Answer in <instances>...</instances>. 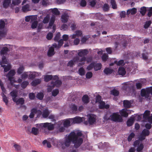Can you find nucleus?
Listing matches in <instances>:
<instances>
[{"label":"nucleus","instance_id":"nucleus-1","mask_svg":"<svg viewBox=\"0 0 152 152\" xmlns=\"http://www.w3.org/2000/svg\"><path fill=\"white\" fill-rule=\"evenodd\" d=\"M82 136V134L80 131H74L69 134L66 135L63 139L57 141V145L64 148L65 147L69 146L72 142L74 144L75 148H77L83 142Z\"/></svg>","mask_w":152,"mask_h":152},{"label":"nucleus","instance_id":"nucleus-2","mask_svg":"<svg viewBox=\"0 0 152 152\" xmlns=\"http://www.w3.org/2000/svg\"><path fill=\"white\" fill-rule=\"evenodd\" d=\"M44 76V80L46 82H48L50 80H52L50 84L48 86V91L49 92L51 91L55 86L58 87L61 84V82L58 80V77L56 75L52 76V75H47Z\"/></svg>","mask_w":152,"mask_h":152},{"label":"nucleus","instance_id":"nucleus-3","mask_svg":"<svg viewBox=\"0 0 152 152\" xmlns=\"http://www.w3.org/2000/svg\"><path fill=\"white\" fill-rule=\"evenodd\" d=\"M8 49L7 47H3L1 51V54L3 55L2 58V60L0 62L1 66L4 68V72H7L11 68V65L6 59V57L4 55H6Z\"/></svg>","mask_w":152,"mask_h":152},{"label":"nucleus","instance_id":"nucleus-4","mask_svg":"<svg viewBox=\"0 0 152 152\" xmlns=\"http://www.w3.org/2000/svg\"><path fill=\"white\" fill-rule=\"evenodd\" d=\"M37 128L33 127L32 128L31 132L34 135H36L39 133V130H41L44 128H47L48 130H51L53 129L54 125L51 123H45L39 124H37Z\"/></svg>","mask_w":152,"mask_h":152},{"label":"nucleus","instance_id":"nucleus-5","mask_svg":"<svg viewBox=\"0 0 152 152\" xmlns=\"http://www.w3.org/2000/svg\"><path fill=\"white\" fill-rule=\"evenodd\" d=\"M122 89L127 94L129 95L133 96L135 94L134 88V83L132 81L124 83L123 84Z\"/></svg>","mask_w":152,"mask_h":152},{"label":"nucleus","instance_id":"nucleus-6","mask_svg":"<svg viewBox=\"0 0 152 152\" xmlns=\"http://www.w3.org/2000/svg\"><path fill=\"white\" fill-rule=\"evenodd\" d=\"M88 51L87 49H80L78 51V55L80 57H83L80 59H79V63L78 66H80L84 65L85 62L87 61V63L90 62L91 60V58H87L84 56L87 55L88 53Z\"/></svg>","mask_w":152,"mask_h":152},{"label":"nucleus","instance_id":"nucleus-7","mask_svg":"<svg viewBox=\"0 0 152 152\" xmlns=\"http://www.w3.org/2000/svg\"><path fill=\"white\" fill-rule=\"evenodd\" d=\"M56 124L57 127L59 128V131L63 132L65 130L64 127H67L73 124L71 118L60 121Z\"/></svg>","mask_w":152,"mask_h":152},{"label":"nucleus","instance_id":"nucleus-8","mask_svg":"<svg viewBox=\"0 0 152 152\" xmlns=\"http://www.w3.org/2000/svg\"><path fill=\"white\" fill-rule=\"evenodd\" d=\"M150 115V111L146 110L143 115H136L134 116H132L133 117V118H134V120H136L137 121H140L143 116L144 119L146 120H148V121L150 123L152 124V115L151 116Z\"/></svg>","mask_w":152,"mask_h":152},{"label":"nucleus","instance_id":"nucleus-9","mask_svg":"<svg viewBox=\"0 0 152 152\" xmlns=\"http://www.w3.org/2000/svg\"><path fill=\"white\" fill-rule=\"evenodd\" d=\"M63 43V40L62 39H61L58 41V45L56 43L53 44L52 46L49 48L48 53V55L49 56H52L54 53V48H59L62 45Z\"/></svg>","mask_w":152,"mask_h":152},{"label":"nucleus","instance_id":"nucleus-10","mask_svg":"<svg viewBox=\"0 0 152 152\" xmlns=\"http://www.w3.org/2000/svg\"><path fill=\"white\" fill-rule=\"evenodd\" d=\"M96 102L99 104V107L100 109L105 108L107 109L109 107V105H105V102L102 100L101 96L99 95H97L96 97Z\"/></svg>","mask_w":152,"mask_h":152},{"label":"nucleus","instance_id":"nucleus-11","mask_svg":"<svg viewBox=\"0 0 152 152\" xmlns=\"http://www.w3.org/2000/svg\"><path fill=\"white\" fill-rule=\"evenodd\" d=\"M150 94L152 95V86L141 90V96L145 98L148 97Z\"/></svg>","mask_w":152,"mask_h":152},{"label":"nucleus","instance_id":"nucleus-12","mask_svg":"<svg viewBox=\"0 0 152 152\" xmlns=\"http://www.w3.org/2000/svg\"><path fill=\"white\" fill-rule=\"evenodd\" d=\"M111 120L118 122H121L122 121V117L118 113H114L111 115Z\"/></svg>","mask_w":152,"mask_h":152},{"label":"nucleus","instance_id":"nucleus-13","mask_svg":"<svg viewBox=\"0 0 152 152\" xmlns=\"http://www.w3.org/2000/svg\"><path fill=\"white\" fill-rule=\"evenodd\" d=\"M87 116L88 118V123L92 125L96 123L97 116L95 115L91 114H88Z\"/></svg>","mask_w":152,"mask_h":152},{"label":"nucleus","instance_id":"nucleus-14","mask_svg":"<svg viewBox=\"0 0 152 152\" xmlns=\"http://www.w3.org/2000/svg\"><path fill=\"white\" fill-rule=\"evenodd\" d=\"M42 114L41 110L37 109V108H33L31 111V113L29 115V117L31 118H32L34 117L35 114L37 115V117H38Z\"/></svg>","mask_w":152,"mask_h":152},{"label":"nucleus","instance_id":"nucleus-15","mask_svg":"<svg viewBox=\"0 0 152 152\" xmlns=\"http://www.w3.org/2000/svg\"><path fill=\"white\" fill-rule=\"evenodd\" d=\"M15 71L14 70H10L7 75L6 76L8 78V80L10 82V83L12 85L13 82H14V78L13 76L15 74Z\"/></svg>","mask_w":152,"mask_h":152},{"label":"nucleus","instance_id":"nucleus-16","mask_svg":"<svg viewBox=\"0 0 152 152\" xmlns=\"http://www.w3.org/2000/svg\"><path fill=\"white\" fill-rule=\"evenodd\" d=\"M0 23V36L2 37L5 35L6 33V30L4 28L5 23L3 20H1Z\"/></svg>","mask_w":152,"mask_h":152},{"label":"nucleus","instance_id":"nucleus-17","mask_svg":"<svg viewBox=\"0 0 152 152\" xmlns=\"http://www.w3.org/2000/svg\"><path fill=\"white\" fill-rule=\"evenodd\" d=\"M37 20V19H35L34 20L31 22V28L32 29H34L37 27L38 29H40L42 28V24H38V22Z\"/></svg>","mask_w":152,"mask_h":152},{"label":"nucleus","instance_id":"nucleus-18","mask_svg":"<svg viewBox=\"0 0 152 152\" xmlns=\"http://www.w3.org/2000/svg\"><path fill=\"white\" fill-rule=\"evenodd\" d=\"M149 131L148 130L146 129H144L142 131V133L139 137V140H144L145 139L146 136H148L149 135Z\"/></svg>","mask_w":152,"mask_h":152},{"label":"nucleus","instance_id":"nucleus-19","mask_svg":"<svg viewBox=\"0 0 152 152\" xmlns=\"http://www.w3.org/2000/svg\"><path fill=\"white\" fill-rule=\"evenodd\" d=\"M134 147H137V151L139 152L141 151L143 148V145L142 143H140L139 140L135 141L134 144Z\"/></svg>","mask_w":152,"mask_h":152},{"label":"nucleus","instance_id":"nucleus-20","mask_svg":"<svg viewBox=\"0 0 152 152\" xmlns=\"http://www.w3.org/2000/svg\"><path fill=\"white\" fill-rule=\"evenodd\" d=\"M71 119L73 124L80 123L85 120L84 117H80L79 116H77Z\"/></svg>","mask_w":152,"mask_h":152},{"label":"nucleus","instance_id":"nucleus-21","mask_svg":"<svg viewBox=\"0 0 152 152\" xmlns=\"http://www.w3.org/2000/svg\"><path fill=\"white\" fill-rule=\"evenodd\" d=\"M79 58L78 56L74 58L72 60L70 61L67 64V66L72 67L78 62H79Z\"/></svg>","mask_w":152,"mask_h":152},{"label":"nucleus","instance_id":"nucleus-22","mask_svg":"<svg viewBox=\"0 0 152 152\" xmlns=\"http://www.w3.org/2000/svg\"><path fill=\"white\" fill-rule=\"evenodd\" d=\"M82 35V31L80 30H77L75 32V34L72 35H71L70 37L72 39H75L81 36Z\"/></svg>","mask_w":152,"mask_h":152},{"label":"nucleus","instance_id":"nucleus-23","mask_svg":"<svg viewBox=\"0 0 152 152\" xmlns=\"http://www.w3.org/2000/svg\"><path fill=\"white\" fill-rule=\"evenodd\" d=\"M130 110L126 109H123L120 111V113L121 115L124 117H126L128 116V114Z\"/></svg>","mask_w":152,"mask_h":152},{"label":"nucleus","instance_id":"nucleus-24","mask_svg":"<svg viewBox=\"0 0 152 152\" xmlns=\"http://www.w3.org/2000/svg\"><path fill=\"white\" fill-rule=\"evenodd\" d=\"M37 16L36 15H29L26 17L25 20L26 22H29L30 20L31 22L34 20L37 19Z\"/></svg>","mask_w":152,"mask_h":152},{"label":"nucleus","instance_id":"nucleus-25","mask_svg":"<svg viewBox=\"0 0 152 152\" xmlns=\"http://www.w3.org/2000/svg\"><path fill=\"white\" fill-rule=\"evenodd\" d=\"M69 16L66 13H64L62 15L61 17V21L62 22L66 23L68 20Z\"/></svg>","mask_w":152,"mask_h":152},{"label":"nucleus","instance_id":"nucleus-26","mask_svg":"<svg viewBox=\"0 0 152 152\" xmlns=\"http://www.w3.org/2000/svg\"><path fill=\"white\" fill-rule=\"evenodd\" d=\"M49 12H51L53 14L55 15H58L60 14V12L56 8L50 9L48 10Z\"/></svg>","mask_w":152,"mask_h":152},{"label":"nucleus","instance_id":"nucleus-27","mask_svg":"<svg viewBox=\"0 0 152 152\" xmlns=\"http://www.w3.org/2000/svg\"><path fill=\"white\" fill-rule=\"evenodd\" d=\"M132 102L133 101L131 100H124L123 102L124 106L125 107L129 108L131 107V104Z\"/></svg>","mask_w":152,"mask_h":152},{"label":"nucleus","instance_id":"nucleus-28","mask_svg":"<svg viewBox=\"0 0 152 152\" xmlns=\"http://www.w3.org/2000/svg\"><path fill=\"white\" fill-rule=\"evenodd\" d=\"M11 0H4L3 2V6L4 8H7L10 4Z\"/></svg>","mask_w":152,"mask_h":152},{"label":"nucleus","instance_id":"nucleus-29","mask_svg":"<svg viewBox=\"0 0 152 152\" xmlns=\"http://www.w3.org/2000/svg\"><path fill=\"white\" fill-rule=\"evenodd\" d=\"M41 75L40 73L36 72H31V75L30 76V79H33L36 77H37L40 76Z\"/></svg>","mask_w":152,"mask_h":152},{"label":"nucleus","instance_id":"nucleus-30","mask_svg":"<svg viewBox=\"0 0 152 152\" xmlns=\"http://www.w3.org/2000/svg\"><path fill=\"white\" fill-rule=\"evenodd\" d=\"M70 110L72 113H76L77 110V108L76 105L72 104L70 106Z\"/></svg>","mask_w":152,"mask_h":152},{"label":"nucleus","instance_id":"nucleus-31","mask_svg":"<svg viewBox=\"0 0 152 152\" xmlns=\"http://www.w3.org/2000/svg\"><path fill=\"white\" fill-rule=\"evenodd\" d=\"M118 73L119 75L123 76L125 75L126 71L124 68L120 67L118 69Z\"/></svg>","mask_w":152,"mask_h":152},{"label":"nucleus","instance_id":"nucleus-32","mask_svg":"<svg viewBox=\"0 0 152 152\" xmlns=\"http://www.w3.org/2000/svg\"><path fill=\"white\" fill-rule=\"evenodd\" d=\"M22 10L23 12H25L31 10L30 6L28 4L23 6L22 7Z\"/></svg>","mask_w":152,"mask_h":152},{"label":"nucleus","instance_id":"nucleus-33","mask_svg":"<svg viewBox=\"0 0 152 152\" xmlns=\"http://www.w3.org/2000/svg\"><path fill=\"white\" fill-rule=\"evenodd\" d=\"M17 92L16 91H11L10 94L12 97V99L13 101H15L16 97L17 96Z\"/></svg>","mask_w":152,"mask_h":152},{"label":"nucleus","instance_id":"nucleus-34","mask_svg":"<svg viewBox=\"0 0 152 152\" xmlns=\"http://www.w3.org/2000/svg\"><path fill=\"white\" fill-rule=\"evenodd\" d=\"M50 112L47 108L45 109L42 112V117L44 118H47Z\"/></svg>","mask_w":152,"mask_h":152},{"label":"nucleus","instance_id":"nucleus-35","mask_svg":"<svg viewBox=\"0 0 152 152\" xmlns=\"http://www.w3.org/2000/svg\"><path fill=\"white\" fill-rule=\"evenodd\" d=\"M41 81V79H37L33 80L31 83V86H35L39 84Z\"/></svg>","mask_w":152,"mask_h":152},{"label":"nucleus","instance_id":"nucleus-36","mask_svg":"<svg viewBox=\"0 0 152 152\" xmlns=\"http://www.w3.org/2000/svg\"><path fill=\"white\" fill-rule=\"evenodd\" d=\"M137 12V9L135 8L132 9H129L127 11V15H128L130 13L132 15H134Z\"/></svg>","mask_w":152,"mask_h":152},{"label":"nucleus","instance_id":"nucleus-37","mask_svg":"<svg viewBox=\"0 0 152 152\" xmlns=\"http://www.w3.org/2000/svg\"><path fill=\"white\" fill-rule=\"evenodd\" d=\"M55 19L56 17L54 15H52L49 23V28H50L51 27L53 26L55 20Z\"/></svg>","mask_w":152,"mask_h":152},{"label":"nucleus","instance_id":"nucleus-38","mask_svg":"<svg viewBox=\"0 0 152 152\" xmlns=\"http://www.w3.org/2000/svg\"><path fill=\"white\" fill-rule=\"evenodd\" d=\"M31 75V72H26L23 73L21 75L22 79H25L28 78L30 79V76Z\"/></svg>","mask_w":152,"mask_h":152},{"label":"nucleus","instance_id":"nucleus-39","mask_svg":"<svg viewBox=\"0 0 152 152\" xmlns=\"http://www.w3.org/2000/svg\"><path fill=\"white\" fill-rule=\"evenodd\" d=\"M124 64V61L123 60H121L119 61L118 62L115 61L114 63H111L110 64V66H112L113 65H122Z\"/></svg>","mask_w":152,"mask_h":152},{"label":"nucleus","instance_id":"nucleus-40","mask_svg":"<svg viewBox=\"0 0 152 152\" xmlns=\"http://www.w3.org/2000/svg\"><path fill=\"white\" fill-rule=\"evenodd\" d=\"M94 69L95 71H97L101 69L102 67V65L100 63L96 64L94 63Z\"/></svg>","mask_w":152,"mask_h":152},{"label":"nucleus","instance_id":"nucleus-41","mask_svg":"<svg viewBox=\"0 0 152 152\" xmlns=\"http://www.w3.org/2000/svg\"><path fill=\"white\" fill-rule=\"evenodd\" d=\"M134 118L132 116L131 118L129 119L127 122V124L128 126H132L134 123Z\"/></svg>","mask_w":152,"mask_h":152},{"label":"nucleus","instance_id":"nucleus-42","mask_svg":"<svg viewBox=\"0 0 152 152\" xmlns=\"http://www.w3.org/2000/svg\"><path fill=\"white\" fill-rule=\"evenodd\" d=\"M82 101L84 103H87L89 102V98L88 96L87 95H85L83 96L82 98Z\"/></svg>","mask_w":152,"mask_h":152},{"label":"nucleus","instance_id":"nucleus-43","mask_svg":"<svg viewBox=\"0 0 152 152\" xmlns=\"http://www.w3.org/2000/svg\"><path fill=\"white\" fill-rule=\"evenodd\" d=\"M14 102H15L17 104H22L24 103V100L23 98H20L18 99L16 98V101Z\"/></svg>","mask_w":152,"mask_h":152},{"label":"nucleus","instance_id":"nucleus-44","mask_svg":"<svg viewBox=\"0 0 152 152\" xmlns=\"http://www.w3.org/2000/svg\"><path fill=\"white\" fill-rule=\"evenodd\" d=\"M50 19V15L49 14L47 15L44 18L43 20V23H48Z\"/></svg>","mask_w":152,"mask_h":152},{"label":"nucleus","instance_id":"nucleus-45","mask_svg":"<svg viewBox=\"0 0 152 152\" xmlns=\"http://www.w3.org/2000/svg\"><path fill=\"white\" fill-rule=\"evenodd\" d=\"M21 0H12V5L13 6L18 5L21 2Z\"/></svg>","mask_w":152,"mask_h":152},{"label":"nucleus","instance_id":"nucleus-46","mask_svg":"<svg viewBox=\"0 0 152 152\" xmlns=\"http://www.w3.org/2000/svg\"><path fill=\"white\" fill-rule=\"evenodd\" d=\"M78 73L81 76L84 75L85 74V72L84 69L83 67L80 68L79 69Z\"/></svg>","mask_w":152,"mask_h":152},{"label":"nucleus","instance_id":"nucleus-47","mask_svg":"<svg viewBox=\"0 0 152 152\" xmlns=\"http://www.w3.org/2000/svg\"><path fill=\"white\" fill-rule=\"evenodd\" d=\"M113 70L109 68H107L104 70V73L106 75L110 74L112 73Z\"/></svg>","mask_w":152,"mask_h":152},{"label":"nucleus","instance_id":"nucleus-48","mask_svg":"<svg viewBox=\"0 0 152 152\" xmlns=\"http://www.w3.org/2000/svg\"><path fill=\"white\" fill-rule=\"evenodd\" d=\"M105 120L107 121L110 119H111V115L110 113L108 112L105 115L104 117Z\"/></svg>","mask_w":152,"mask_h":152},{"label":"nucleus","instance_id":"nucleus-49","mask_svg":"<svg viewBox=\"0 0 152 152\" xmlns=\"http://www.w3.org/2000/svg\"><path fill=\"white\" fill-rule=\"evenodd\" d=\"M5 93H3L1 94V95L3 97V101L5 103L6 105L8 104V100L7 97L5 95H4V94Z\"/></svg>","mask_w":152,"mask_h":152},{"label":"nucleus","instance_id":"nucleus-50","mask_svg":"<svg viewBox=\"0 0 152 152\" xmlns=\"http://www.w3.org/2000/svg\"><path fill=\"white\" fill-rule=\"evenodd\" d=\"M135 136V134L133 132L131 133L128 136L127 140L128 141H130L134 138Z\"/></svg>","mask_w":152,"mask_h":152},{"label":"nucleus","instance_id":"nucleus-51","mask_svg":"<svg viewBox=\"0 0 152 152\" xmlns=\"http://www.w3.org/2000/svg\"><path fill=\"white\" fill-rule=\"evenodd\" d=\"M111 93L114 96H116L118 95L119 92L116 89H113L111 91Z\"/></svg>","mask_w":152,"mask_h":152},{"label":"nucleus","instance_id":"nucleus-52","mask_svg":"<svg viewBox=\"0 0 152 152\" xmlns=\"http://www.w3.org/2000/svg\"><path fill=\"white\" fill-rule=\"evenodd\" d=\"M29 83L27 81H25L23 82L21 84V87L23 88H26L27 85H28Z\"/></svg>","mask_w":152,"mask_h":152},{"label":"nucleus","instance_id":"nucleus-53","mask_svg":"<svg viewBox=\"0 0 152 152\" xmlns=\"http://www.w3.org/2000/svg\"><path fill=\"white\" fill-rule=\"evenodd\" d=\"M146 11V8L145 7H142L140 10V12L142 14V15H145Z\"/></svg>","mask_w":152,"mask_h":152},{"label":"nucleus","instance_id":"nucleus-54","mask_svg":"<svg viewBox=\"0 0 152 152\" xmlns=\"http://www.w3.org/2000/svg\"><path fill=\"white\" fill-rule=\"evenodd\" d=\"M68 25H67L65 24H63L61 27V28L63 29L64 30H66L68 28L69 26L70 25V23H68Z\"/></svg>","mask_w":152,"mask_h":152},{"label":"nucleus","instance_id":"nucleus-55","mask_svg":"<svg viewBox=\"0 0 152 152\" xmlns=\"http://www.w3.org/2000/svg\"><path fill=\"white\" fill-rule=\"evenodd\" d=\"M60 36H61V34H60V33H59V32L57 33L56 34V36L54 37V40L55 41H58L60 39Z\"/></svg>","mask_w":152,"mask_h":152},{"label":"nucleus","instance_id":"nucleus-56","mask_svg":"<svg viewBox=\"0 0 152 152\" xmlns=\"http://www.w3.org/2000/svg\"><path fill=\"white\" fill-rule=\"evenodd\" d=\"M111 4L112 5V7L113 9H115L117 8V5L114 0H111Z\"/></svg>","mask_w":152,"mask_h":152},{"label":"nucleus","instance_id":"nucleus-57","mask_svg":"<svg viewBox=\"0 0 152 152\" xmlns=\"http://www.w3.org/2000/svg\"><path fill=\"white\" fill-rule=\"evenodd\" d=\"M44 96V94L43 93H39L37 95V97L38 99L40 100H42Z\"/></svg>","mask_w":152,"mask_h":152},{"label":"nucleus","instance_id":"nucleus-58","mask_svg":"<svg viewBox=\"0 0 152 152\" xmlns=\"http://www.w3.org/2000/svg\"><path fill=\"white\" fill-rule=\"evenodd\" d=\"M93 76V74L92 72H88L86 75V77L87 78L89 79L91 78Z\"/></svg>","mask_w":152,"mask_h":152},{"label":"nucleus","instance_id":"nucleus-59","mask_svg":"<svg viewBox=\"0 0 152 152\" xmlns=\"http://www.w3.org/2000/svg\"><path fill=\"white\" fill-rule=\"evenodd\" d=\"M94 63H92L87 67V69L89 71L91 70V69H92L94 68Z\"/></svg>","mask_w":152,"mask_h":152},{"label":"nucleus","instance_id":"nucleus-60","mask_svg":"<svg viewBox=\"0 0 152 152\" xmlns=\"http://www.w3.org/2000/svg\"><path fill=\"white\" fill-rule=\"evenodd\" d=\"M24 69V68L23 66H21L18 69L17 71V73L18 74H20L22 73Z\"/></svg>","mask_w":152,"mask_h":152},{"label":"nucleus","instance_id":"nucleus-61","mask_svg":"<svg viewBox=\"0 0 152 152\" xmlns=\"http://www.w3.org/2000/svg\"><path fill=\"white\" fill-rule=\"evenodd\" d=\"M89 5L94 7L96 4V0H89Z\"/></svg>","mask_w":152,"mask_h":152},{"label":"nucleus","instance_id":"nucleus-62","mask_svg":"<svg viewBox=\"0 0 152 152\" xmlns=\"http://www.w3.org/2000/svg\"><path fill=\"white\" fill-rule=\"evenodd\" d=\"M109 5L106 4H104L103 7V9L104 11H107L109 9Z\"/></svg>","mask_w":152,"mask_h":152},{"label":"nucleus","instance_id":"nucleus-63","mask_svg":"<svg viewBox=\"0 0 152 152\" xmlns=\"http://www.w3.org/2000/svg\"><path fill=\"white\" fill-rule=\"evenodd\" d=\"M59 91L58 89H56L53 90L52 92V94L53 96H56L58 93Z\"/></svg>","mask_w":152,"mask_h":152},{"label":"nucleus","instance_id":"nucleus-64","mask_svg":"<svg viewBox=\"0 0 152 152\" xmlns=\"http://www.w3.org/2000/svg\"><path fill=\"white\" fill-rule=\"evenodd\" d=\"M53 36V33L51 32L49 33L47 35V38L48 40L50 39Z\"/></svg>","mask_w":152,"mask_h":152}]
</instances>
